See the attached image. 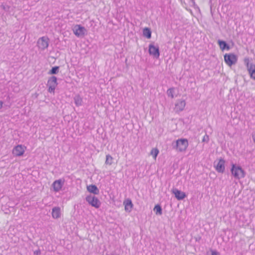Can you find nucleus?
<instances>
[{"mask_svg": "<svg viewBox=\"0 0 255 255\" xmlns=\"http://www.w3.org/2000/svg\"><path fill=\"white\" fill-rule=\"evenodd\" d=\"M232 175L237 179H240L245 177L246 172L240 166L234 164L232 165L231 169Z\"/></svg>", "mask_w": 255, "mask_h": 255, "instance_id": "1", "label": "nucleus"}, {"mask_svg": "<svg viewBox=\"0 0 255 255\" xmlns=\"http://www.w3.org/2000/svg\"><path fill=\"white\" fill-rule=\"evenodd\" d=\"M188 146V140L185 138H180L176 141L175 148L179 152H184L186 150Z\"/></svg>", "mask_w": 255, "mask_h": 255, "instance_id": "2", "label": "nucleus"}, {"mask_svg": "<svg viewBox=\"0 0 255 255\" xmlns=\"http://www.w3.org/2000/svg\"><path fill=\"white\" fill-rule=\"evenodd\" d=\"M58 85L57 79L54 76L50 77L47 81V86L48 87V92L50 93H55V90Z\"/></svg>", "mask_w": 255, "mask_h": 255, "instance_id": "3", "label": "nucleus"}, {"mask_svg": "<svg viewBox=\"0 0 255 255\" xmlns=\"http://www.w3.org/2000/svg\"><path fill=\"white\" fill-rule=\"evenodd\" d=\"M86 201L89 205L95 208H99L101 205V203L99 199L93 195H88L86 197Z\"/></svg>", "mask_w": 255, "mask_h": 255, "instance_id": "4", "label": "nucleus"}, {"mask_svg": "<svg viewBox=\"0 0 255 255\" xmlns=\"http://www.w3.org/2000/svg\"><path fill=\"white\" fill-rule=\"evenodd\" d=\"M224 57L225 63L229 66L235 64L238 60L237 56L233 53L226 54Z\"/></svg>", "mask_w": 255, "mask_h": 255, "instance_id": "5", "label": "nucleus"}, {"mask_svg": "<svg viewBox=\"0 0 255 255\" xmlns=\"http://www.w3.org/2000/svg\"><path fill=\"white\" fill-rule=\"evenodd\" d=\"M244 62L247 67L251 78L255 80V64L250 63V60L248 58H246L244 59Z\"/></svg>", "mask_w": 255, "mask_h": 255, "instance_id": "6", "label": "nucleus"}, {"mask_svg": "<svg viewBox=\"0 0 255 255\" xmlns=\"http://www.w3.org/2000/svg\"><path fill=\"white\" fill-rule=\"evenodd\" d=\"M26 149L25 146L18 144L13 147L12 153L14 156H21L24 154Z\"/></svg>", "mask_w": 255, "mask_h": 255, "instance_id": "7", "label": "nucleus"}, {"mask_svg": "<svg viewBox=\"0 0 255 255\" xmlns=\"http://www.w3.org/2000/svg\"><path fill=\"white\" fill-rule=\"evenodd\" d=\"M49 39L46 36H43L38 39L37 41V46L41 50H44L48 48L49 46Z\"/></svg>", "mask_w": 255, "mask_h": 255, "instance_id": "8", "label": "nucleus"}, {"mask_svg": "<svg viewBox=\"0 0 255 255\" xmlns=\"http://www.w3.org/2000/svg\"><path fill=\"white\" fill-rule=\"evenodd\" d=\"M73 31L76 36L83 37L86 34L87 30L84 26L77 24L74 26Z\"/></svg>", "mask_w": 255, "mask_h": 255, "instance_id": "9", "label": "nucleus"}, {"mask_svg": "<svg viewBox=\"0 0 255 255\" xmlns=\"http://www.w3.org/2000/svg\"><path fill=\"white\" fill-rule=\"evenodd\" d=\"M148 52L149 54L154 58L158 59L159 57L160 53L158 46H155L153 44H150L149 45Z\"/></svg>", "mask_w": 255, "mask_h": 255, "instance_id": "10", "label": "nucleus"}, {"mask_svg": "<svg viewBox=\"0 0 255 255\" xmlns=\"http://www.w3.org/2000/svg\"><path fill=\"white\" fill-rule=\"evenodd\" d=\"M64 179H60L55 180V181L53 182L52 184V187L53 188V190L56 192L60 191L62 189L64 185Z\"/></svg>", "mask_w": 255, "mask_h": 255, "instance_id": "11", "label": "nucleus"}, {"mask_svg": "<svg viewBox=\"0 0 255 255\" xmlns=\"http://www.w3.org/2000/svg\"><path fill=\"white\" fill-rule=\"evenodd\" d=\"M186 106V102L184 100L178 101L175 104L174 111L176 113H179L184 109Z\"/></svg>", "mask_w": 255, "mask_h": 255, "instance_id": "12", "label": "nucleus"}, {"mask_svg": "<svg viewBox=\"0 0 255 255\" xmlns=\"http://www.w3.org/2000/svg\"><path fill=\"white\" fill-rule=\"evenodd\" d=\"M172 193L174 195L175 198L178 200H183L186 197V195L185 192L176 188H173L172 190Z\"/></svg>", "mask_w": 255, "mask_h": 255, "instance_id": "13", "label": "nucleus"}, {"mask_svg": "<svg viewBox=\"0 0 255 255\" xmlns=\"http://www.w3.org/2000/svg\"><path fill=\"white\" fill-rule=\"evenodd\" d=\"M225 160L221 158L219 159L217 164L215 166L216 170L217 171L220 173H223L225 171Z\"/></svg>", "mask_w": 255, "mask_h": 255, "instance_id": "14", "label": "nucleus"}, {"mask_svg": "<svg viewBox=\"0 0 255 255\" xmlns=\"http://www.w3.org/2000/svg\"><path fill=\"white\" fill-rule=\"evenodd\" d=\"M52 217L54 219H57L61 216V209L59 207H55L52 209Z\"/></svg>", "mask_w": 255, "mask_h": 255, "instance_id": "15", "label": "nucleus"}, {"mask_svg": "<svg viewBox=\"0 0 255 255\" xmlns=\"http://www.w3.org/2000/svg\"><path fill=\"white\" fill-rule=\"evenodd\" d=\"M124 205L126 211L130 212L131 211L133 208V204L130 199H127L125 200L124 202Z\"/></svg>", "mask_w": 255, "mask_h": 255, "instance_id": "16", "label": "nucleus"}, {"mask_svg": "<svg viewBox=\"0 0 255 255\" xmlns=\"http://www.w3.org/2000/svg\"><path fill=\"white\" fill-rule=\"evenodd\" d=\"M87 190L94 194H98L99 193V190L97 187L95 185H90L87 187Z\"/></svg>", "mask_w": 255, "mask_h": 255, "instance_id": "17", "label": "nucleus"}, {"mask_svg": "<svg viewBox=\"0 0 255 255\" xmlns=\"http://www.w3.org/2000/svg\"><path fill=\"white\" fill-rule=\"evenodd\" d=\"M74 101L76 106L79 107L82 106L83 103V99L79 95H76L74 97Z\"/></svg>", "mask_w": 255, "mask_h": 255, "instance_id": "18", "label": "nucleus"}, {"mask_svg": "<svg viewBox=\"0 0 255 255\" xmlns=\"http://www.w3.org/2000/svg\"><path fill=\"white\" fill-rule=\"evenodd\" d=\"M218 43L219 45L220 48L222 50H224L225 49L229 50L230 49V46L226 43L225 41L219 40L218 41Z\"/></svg>", "mask_w": 255, "mask_h": 255, "instance_id": "19", "label": "nucleus"}, {"mask_svg": "<svg viewBox=\"0 0 255 255\" xmlns=\"http://www.w3.org/2000/svg\"><path fill=\"white\" fill-rule=\"evenodd\" d=\"M143 35L147 38L149 39L151 36V32L149 28L145 27L143 29Z\"/></svg>", "mask_w": 255, "mask_h": 255, "instance_id": "20", "label": "nucleus"}, {"mask_svg": "<svg viewBox=\"0 0 255 255\" xmlns=\"http://www.w3.org/2000/svg\"><path fill=\"white\" fill-rule=\"evenodd\" d=\"M159 153V150L157 148H154L150 151V154L154 159H156L157 156Z\"/></svg>", "mask_w": 255, "mask_h": 255, "instance_id": "21", "label": "nucleus"}, {"mask_svg": "<svg viewBox=\"0 0 255 255\" xmlns=\"http://www.w3.org/2000/svg\"><path fill=\"white\" fill-rule=\"evenodd\" d=\"M153 210L155 212L156 215H161L162 214V209L160 206L159 205H155L153 209Z\"/></svg>", "mask_w": 255, "mask_h": 255, "instance_id": "22", "label": "nucleus"}, {"mask_svg": "<svg viewBox=\"0 0 255 255\" xmlns=\"http://www.w3.org/2000/svg\"><path fill=\"white\" fill-rule=\"evenodd\" d=\"M174 88H170L168 89L167 91V95L169 97H170L171 99L174 98Z\"/></svg>", "mask_w": 255, "mask_h": 255, "instance_id": "23", "label": "nucleus"}, {"mask_svg": "<svg viewBox=\"0 0 255 255\" xmlns=\"http://www.w3.org/2000/svg\"><path fill=\"white\" fill-rule=\"evenodd\" d=\"M113 158L110 154H108L106 155V159L105 161V163L108 165H112L113 162Z\"/></svg>", "mask_w": 255, "mask_h": 255, "instance_id": "24", "label": "nucleus"}, {"mask_svg": "<svg viewBox=\"0 0 255 255\" xmlns=\"http://www.w3.org/2000/svg\"><path fill=\"white\" fill-rule=\"evenodd\" d=\"M59 67L55 66L53 67L51 70L49 72V74H55L57 73Z\"/></svg>", "mask_w": 255, "mask_h": 255, "instance_id": "25", "label": "nucleus"}, {"mask_svg": "<svg viewBox=\"0 0 255 255\" xmlns=\"http://www.w3.org/2000/svg\"><path fill=\"white\" fill-rule=\"evenodd\" d=\"M209 136L207 134H205L203 137L202 141L208 142L209 141Z\"/></svg>", "mask_w": 255, "mask_h": 255, "instance_id": "26", "label": "nucleus"}, {"mask_svg": "<svg viewBox=\"0 0 255 255\" xmlns=\"http://www.w3.org/2000/svg\"><path fill=\"white\" fill-rule=\"evenodd\" d=\"M34 253L36 255H39L40 254V250H37L35 251Z\"/></svg>", "mask_w": 255, "mask_h": 255, "instance_id": "27", "label": "nucleus"}, {"mask_svg": "<svg viewBox=\"0 0 255 255\" xmlns=\"http://www.w3.org/2000/svg\"><path fill=\"white\" fill-rule=\"evenodd\" d=\"M3 102L0 101V109H1L2 107Z\"/></svg>", "mask_w": 255, "mask_h": 255, "instance_id": "28", "label": "nucleus"}, {"mask_svg": "<svg viewBox=\"0 0 255 255\" xmlns=\"http://www.w3.org/2000/svg\"><path fill=\"white\" fill-rule=\"evenodd\" d=\"M2 6L3 9H5V7L4 6L2 5Z\"/></svg>", "mask_w": 255, "mask_h": 255, "instance_id": "29", "label": "nucleus"}]
</instances>
